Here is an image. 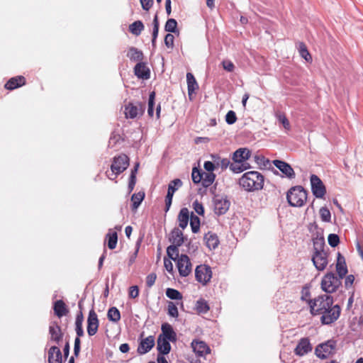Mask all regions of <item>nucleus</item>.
<instances>
[{
  "instance_id": "1",
  "label": "nucleus",
  "mask_w": 363,
  "mask_h": 363,
  "mask_svg": "<svg viewBox=\"0 0 363 363\" xmlns=\"http://www.w3.org/2000/svg\"><path fill=\"white\" fill-rule=\"evenodd\" d=\"M264 176L257 171L245 173L239 179V184L247 191H255L263 189Z\"/></svg>"
},
{
  "instance_id": "2",
  "label": "nucleus",
  "mask_w": 363,
  "mask_h": 363,
  "mask_svg": "<svg viewBox=\"0 0 363 363\" xmlns=\"http://www.w3.org/2000/svg\"><path fill=\"white\" fill-rule=\"evenodd\" d=\"M333 302V296L328 294L318 296L314 299H309L310 312L313 315H319L323 313V311H325L326 308H329Z\"/></svg>"
},
{
  "instance_id": "3",
  "label": "nucleus",
  "mask_w": 363,
  "mask_h": 363,
  "mask_svg": "<svg viewBox=\"0 0 363 363\" xmlns=\"http://www.w3.org/2000/svg\"><path fill=\"white\" fill-rule=\"evenodd\" d=\"M289 204L293 207L303 206L307 200V192L301 186L291 187L286 194Z\"/></svg>"
},
{
  "instance_id": "4",
  "label": "nucleus",
  "mask_w": 363,
  "mask_h": 363,
  "mask_svg": "<svg viewBox=\"0 0 363 363\" xmlns=\"http://www.w3.org/2000/svg\"><path fill=\"white\" fill-rule=\"evenodd\" d=\"M341 279L333 272L326 274L321 280L322 290L328 294L334 293L341 285Z\"/></svg>"
},
{
  "instance_id": "5",
  "label": "nucleus",
  "mask_w": 363,
  "mask_h": 363,
  "mask_svg": "<svg viewBox=\"0 0 363 363\" xmlns=\"http://www.w3.org/2000/svg\"><path fill=\"white\" fill-rule=\"evenodd\" d=\"M341 308L338 305H331L325 311L320 313V322L323 325H330L340 317Z\"/></svg>"
},
{
  "instance_id": "6",
  "label": "nucleus",
  "mask_w": 363,
  "mask_h": 363,
  "mask_svg": "<svg viewBox=\"0 0 363 363\" xmlns=\"http://www.w3.org/2000/svg\"><path fill=\"white\" fill-rule=\"evenodd\" d=\"M195 278L202 285H206L212 278L211 267L206 264L198 265L195 269Z\"/></svg>"
},
{
  "instance_id": "7",
  "label": "nucleus",
  "mask_w": 363,
  "mask_h": 363,
  "mask_svg": "<svg viewBox=\"0 0 363 363\" xmlns=\"http://www.w3.org/2000/svg\"><path fill=\"white\" fill-rule=\"evenodd\" d=\"M128 165L129 158L127 155L123 154L115 157L111 166V172L115 174V178L125 171Z\"/></svg>"
},
{
  "instance_id": "8",
  "label": "nucleus",
  "mask_w": 363,
  "mask_h": 363,
  "mask_svg": "<svg viewBox=\"0 0 363 363\" xmlns=\"http://www.w3.org/2000/svg\"><path fill=\"white\" fill-rule=\"evenodd\" d=\"M335 347V341L330 340L325 342L318 345L315 347V353L317 357L324 359H326L330 354L333 353Z\"/></svg>"
},
{
  "instance_id": "9",
  "label": "nucleus",
  "mask_w": 363,
  "mask_h": 363,
  "mask_svg": "<svg viewBox=\"0 0 363 363\" xmlns=\"http://www.w3.org/2000/svg\"><path fill=\"white\" fill-rule=\"evenodd\" d=\"M179 275L183 277L189 276L192 272V264L186 255H181L177 261Z\"/></svg>"
},
{
  "instance_id": "10",
  "label": "nucleus",
  "mask_w": 363,
  "mask_h": 363,
  "mask_svg": "<svg viewBox=\"0 0 363 363\" xmlns=\"http://www.w3.org/2000/svg\"><path fill=\"white\" fill-rule=\"evenodd\" d=\"M311 185L313 194L318 199L323 198L326 193L325 186L317 175L311 176Z\"/></svg>"
},
{
  "instance_id": "11",
  "label": "nucleus",
  "mask_w": 363,
  "mask_h": 363,
  "mask_svg": "<svg viewBox=\"0 0 363 363\" xmlns=\"http://www.w3.org/2000/svg\"><path fill=\"white\" fill-rule=\"evenodd\" d=\"M230 205V201L225 197L216 196L213 198L214 213L218 216L225 214L228 211Z\"/></svg>"
},
{
  "instance_id": "12",
  "label": "nucleus",
  "mask_w": 363,
  "mask_h": 363,
  "mask_svg": "<svg viewBox=\"0 0 363 363\" xmlns=\"http://www.w3.org/2000/svg\"><path fill=\"white\" fill-rule=\"evenodd\" d=\"M312 261L318 271H323L328 265V253L325 251L313 252Z\"/></svg>"
},
{
  "instance_id": "13",
  "label": "nucleus",
  "mask_w": 363,
  "mask_h": 363,
  "mask_svg": "<svg viewBox=\"0 0 363 363\" xmlns=\"http://www.w3.org/2000/svg\"><path fill=\"white\" fill-rule=\"evenodd\" d=\"M99 325L98 316L96 312L91 309L87 318V333L89 336H93L97 333Z\"/></svg>"
},
{
  "instance_id": "14",
  "label": "nucleus",
  "mask_w": 363,
  "mask_h": 363,
  "mask_svg": "<svg viewBox=\"0 0 363 363\" xmlns=\"http://www.w3.org/2000/svg\"><path fill=\"white\" fill-rule=\"evenodd\" d=\"M143 111L144 106L140 102H138L135 104L129 103L127 106H125V114L127 118H136L138 115L143 114Z\"/></svg>"
},
{
  "instance_id": "15",
  "label": "nucleus",
  "mask_w": 363,
  "mask_h": 363,
  "mask_svg": "<svg viewBox=\"0 0 363 363\" xmlns=\"http://www.w3.org/2000/svg\"><path fill=\"white\" fill-rule=\"evenodd\" d=\"M273 164L286 177L289 179L295 178V172L291 165L287 162L282 160H275L273 161Z\"/></svg>"
},
{
  "instance_id": "16",
  "label": "nucleus",
  "mask_w": 363,
  "mask_h": 363,
  "mask_svg": "<svg viewBox=\"0 0 363 363\" xmlns=\"http://www.w3.org/2000/svg\"><path fill=\"white\" fill-rule=\"evenodd\" d=\"M312 350V346L308 338H301L297 344L294 352L298 356H303Z\"/></svg>"
},
{
  "instance_id": "17",
  "label": "nucleus",
  "mask_w": 363,
  "mask_h": 363,
  "mask_svg": "<svg viewBox=\"0 0 363 363\" xmlns=\"http://www.w3.org/2000/svg\"><path fill=\"white\" fill-rule=\"evenodd\" d=\"M155 345V337L150 335L143 339L138 347V352L140 354H145L148 352Z\"/></svg>"
},
{
  "instance_id": "18",
  "label": "nucleus",
  "mask_w": 363,
  "mask_h": 363,
  "mask_svg": "<svg viewBox=\"0 0 363 363\" xmlns=\"http://www.w3.org/2000/svg\"><path fill=\"white\" fill-rule=\"evenodd\" d=\"M191 347L194 352L199 357H203L210 353V348L203 341L193 340Z\"/></svg>"
},
{
  "instance_id": "19",
  "label": "nucleus",
  "mask_w": 363,
  "mask_h": 363,
  "mask_svg": "<svg viewBox=\"0 0 363 363\" xmlns=\"http://www.w3.org/2000/svg\"><path fill=\"white\" fill-rule=\"evenodd\" d=\"M135 75L139 79H148L150 77V69L143 61L138 62L134 67Z\"/></svg>"
},
{
  "instance_id": "20",
  "label": "nucleus",
  "mask_w": 363,
  "mask_h": 363,
  "mask_svg": "<svg viewBox=\"0 0 363 363\" xmlns=\"http://www.w3.org/2000/svg\"><path fill=\"white\" fill-rule=\"evenodd\" d=\"M49 334L50 335V340L59 344L62 340L63 333L61 330V328L57 325V323H52L49 327Z\"/></svg>"
},
{
  "instance_id": "21",
  "label": "nucleus",
  "mask_w": 363,
  "mask_h": 363,
  "mask_svg": "<svg viewBox=\"0 0 363 363\" xmlns=\"http://www.w3.org/2000/svg\"><path fill=\"white\" fill-rule=\"evenodd\" d=\"M162 332V338H166L170 342H174L177 341V334L174 331L172 325L167 323H163L161 327Z\"/></svg>"
},
{
  "instance_id": "22",
  "label": "nucleus",
  "mask_w": 363,
  "mask_h": 363,
  "mask_svg": "<svg viewBox=\"0 0 363 363\" xmlns=\"http://www.w3.org/2000/svg\"><path fill=\"white\" fill-rule=\"evenodd\" d=\"M336 271L338 277L342 279L347 273V267L345 262V259L340 252L337 253Z\"/></svg>"
},
{
  "instance_id": "23",
  "label": "nucleus",
  "mask_w": 363,
  "mask_h": 363,
  "mask_svg": "<svg viewBox=\"0 0 363 363\" xmlns=\"http://www.w3.org/2000/svg\"><path fill=\"white\" fill-rule=\"evenodd\" d=\"M62 356L60 348L52 346L48 350V363H62Z\"/></svg>"
},
{
  "instance_id": "24",
  "label": "nucleus",
  "mask_w": 363,
  "mask_h": 363,
  "mask_svg": "<svg viewBox=\"0 0 363 363\" xmlns=\"http://www.w3.org/2000/svg\"><path fill=\"white\" fill-rule=\"evenodd\" d=\"M53 310L55 315L58 318L66 315L69 313V310L62 300H57L54 302Z\"/></svg>"
},
{
  "instance_id": "25",
  "label": "nucleus",
  "mask_w": 363,
  "mask_h": 363,
  "mask_svg": "<svg viewBox=\"0 0 363 363\" xmlns=\"http://www.w3.org/2000/svg\"><path fill=\"white\" fill-rule=\"evenodd\" d=\"M169 240L172 245L181 246L184 243L183 233L178 228H174L170 233Z\"/></svg>"
},
{
  "instance_id": "26",
  "label": "nucleus",
  "mask_w": 363,
  "mask_h": 363,
  "mask_svg": "<svg viewBox=\"0 0 363 363\" xmlns=\"http://www.w3.org/2000/svg\"><path fill=\"white\" fill-rule=\"evenodd\" d=\"M251 152L247 148H239L233 153L234 162H244L250 157Z\"/></svg>"
},
{
  "instance_id": "27",
  "label": "nucleus",
  "mask_w": 363,
  "mask_h": 363,
  "mask_svg": "<svg viewBox=\"0 0 363 363\" xmlns=\"http://www.w3.org/2000/svg\"><path fill=\"white\" fill-rule=\"evenodd\" d=\"M26 79L23 76H18L11 78L5 84V88L9 90H13L24 85Z\"/></svg>"
},
{
  "instance_id": "28",
  "label": "nucleus",
  "mask_w": 363,
  "mask_h": 363,
  "mask_svg": "<svg viewBox=\"0 0 363 363\" xmlns=\"http://www.w3.org/2000/svg\"><path fill=\"white\" fill-rule=\"evenodd\" d=\"M169 340L166 338H162V335H160L157 339V348L159 352L162 354H167L171 350V345Z\"/></svg>"
},
{
  "instance_id": "29",
  "label": "nucleus",
  "mask_w": 363,
  "mask_h": 363,
  "mask_svg": "<svg viewBox=\"0 0 363 363\" xmlns=\"http://www.w3.org/2000/svg\"><path fill=\"white\" fill-rule=\"evenodd\" d=\"M127 57L130 61L140 62L144 59L143 52L135 47L128 49Z\"/></svg>"
},
{
  "instance_id": "30",
  "label": "nucleus",
  "mask_w": 363,
  "mask_h": 363,
  "mask_svg": "<svg viewBox=\"0 0 363 363\" xmlns=\"http://www.w3.org/2000/svg\"><path fill=\"white\" fill-rule=\"evenodd\" d=\"M189 220V211L187 208H182L178 215L179 226L184 229L186 228Z\"/></svg>"
},
{
  "instance_id": "31",
  "label": "nucleus",
  "mask_w": 363,
  "mask_h": 363,
  "mask_svg": "<svg viewBox=\"0 0 363 363\" xmlns=\"http://www.w3.org/2000/svg\"><path fill=\"white\" fill-rule=\"evenodd\" d=\"M313 252L325 251V242L322 234L317 233L316 236L313 238Z\"/></svg>"
},
{
  "instance_id": "32",
  "label": "nucleus",
  "mask_w": 363,
  "mask_h": 363,
  "mask_svg": "<svg viewBox=\"0 0 363 363\" xmlns=\"http://www.w3.org/2000/svg\"><path fill=\"white\" fill-rule=\"evenodd\" d=\"M204 240L206 246L211 250L216 248L219 244L218 236L215 233H208L206 234Z\"/></svg>"
},
{
  "instance_id": "33",
  "label": "nucleus",
  "mask_w": 363,
  "mask_h": 363,
  "mask_svg": "<svg viewBox=\"0 0 363 363\" xmlns=\"http://www.w3.org/2000/svg\"><path fill=\"white\" fill-rule=\"evenodd\" d=\"M145 198V193L143 191H139L136 194H133L131 196L132 203V210L135 211L138 209L141 202Z\"/></svg>"
},
{
  "instance_id": "34",
  "label": "nucleus",
  "mask_w": 363,
  "mask_h": 363,
  "mask_svg": "<svg viewBox=\"0 0 363 363\" xmlns=\"http://www.w3.org/2000/svg\"><path fill=\"white\" fill-rule=\"evenodd\" d=\"M186 81L188 86V94L190 96L196 89H198V84L194 75L190 72L186 74Z\"/></svg>"
},
{
  "instance_id": "35",
  "label": "nucleus",
  "mask_w": 363,
  "mask_h": 363,
  "mask_svg": "<svg viewBox=\"0 0 363 363\" xmlns=\"http://www.w3.org/2000/svg\"><path fill=\"white\" fill-rule=\"evenodd\" d=\"M144 30V25L141 21H136L129 26L130 32L138 36L141 32Z\"/></svg>"
},
{
  "instance_id": "36",
  "label": "nucleus",
  "mask_w": 363,
  "mask_h": 363,
  "mask_svg": "<svg viewBox=\"0 0 363 363\" xmlns=\"http://www.w3.org/2000/svg\"><path fill=\"white\" fill-rule=\"evenodd\" d=\"M108 238V247L111 250L116 248L118 242V235L116 231L109 230L108 233L106 235Z\"/></svg>"
},
{
  "instance_id": "37",
  "label": "nucleus",
  "mask_w": 363,
  "mask_h": 363,
  "mask_svg": "<svg viewBox=\"0 0 363 363\" xmlns=\"http://www.w3.org/2000/svg\"><path fill=\"white\" fill-rule=\"evenodd\" d=\"M107 317L110 321L117 323L121 319V313L116 307H111L108 311Z\"/></svg>"
},
{
  "instance_id": "38",
  "label": "nucleus",
  "mask_w": 363,
  "mask_h": 363,
  "mask_svg": "<svg viewBox=\"0 0 363 363\" xmlns=\"http://www.w3.org/2000/svg\"><path fill=\"white\" fill-rule=\"evenodd\" d=\"M202 177L201 184L204 187L210 186L213 183L216 178V175L213 172H203Z\"/></svg>"
},
{
  "instance_id": "39",
  "label": "nucleus",
  "mask_w": 363,
  "mask_h": 363,
  "mask_svg": "<svg viewBox=\"0 0 363 363\" xmlns=\"http://www.w3.org/2000/svg\"><path fill=\"white\" fill-rule=\"evenodd\" d=\"M179 247V246L171 245L167 248V254L168 257L174 261H177L180 257L178 249Z\"/></svg>"
},
{
  "instance_id": "40",
  "label": "nucleus",
  "mask_w": 363,
  "mask_h": 363,
  "mask_svg": "<svg viewBox=\"0 0 363 363\" xmlns=\"http://www.w3.org/2000/svg\"><path fill=\"white\" fill-rule=\"evenodd\" d=\"M246 164L240 162H234L230 164V169L234 173H240L247 169Z\"/></svg>"
},
{
  "instance_id": "41",
  "label": "nucleus",
  "mask_w": 363,
  "mask_h": 363,
  "mask_svg": "<svg viewBox=\"0 0 363 363\" xmlns=\"http://www.w3.org/2000/svg\"><path fill=\"white\" fill-rule=\"evenodd\" d=\"M190 225L194 233H196L200 229V219L192 212L190 218Z\"/></svg>"
},
{
  "instance_id": "42",
  "label": "nucleus",
  "mask_w": 363,
  "mask_h": 363,
  "mask_svg": "<svg viewBox=\"0 0 363 363\" xmlns=\"http://www.w3.org/2000/svg\"><path fill=\"white\" fill-rule=\"evenodd\" d=\"M164 30L172 33L178 32L177 21L174 18H169L165 23Z\"/></svg>"
},
{
  "instance_id": "43",
  "label": "nucleus",
  "mask_w": 363,
  "mask_h": 363,
  "mask_svg": "<svg viewBox=\"0 0 363 363\" xmlns=\"http://www.w3.org/2000/svg\"><path fill=\"white\" fill-rule=\"evenodd\" d=\"M298 51L300 55L304 58L307 62L311 61L312 58L307 50L306 45L303 43H299L298 44Z\"/></svg>"
},
{
  "instance_id": "44",
  "label": "nucleus",
  "mask_w": 363,
  "mask_h": 363,
  "mask_svg": "<svg viewBox=\"0 0 363 363\" xmlns=\"http://www.w3.org/2000/svg\"><path fill=\"white\" fill-rule=\"evenodd\" d=\"M138 164H136V166L135 167L134 169L132 170L131 172V174L130 175V178H129V182H128V191L129 193H130L134 187H135V183H136V176H135V174L138 171Z\"/></svg>"
},
{
  "instance_id": "45",
  "label": "nucleus",
  "mask_w": 363,
  "mask_h": 363,
  "mask_svg": "<svg viewBox=\"0 0 363 363\" xmlns=\"http://www.w3.org/2000/svg\"><path fill=\"white\" fill-rule=\"evenodd\" d=\"M166 296L172 300H181L182 298V296L179 291L171 288L167 289Z\"/></svg>"
},
{
  "instance_id": "46",
  "label": "nucleus",
  "mask_w": 363,
  "mask_h": 363,
  "mask_svg": "<svg viewBox=\"0 0 363 363\" xmlns=\"http://www.w3.org/2000/svg\"><path fill=\"white\" fill-rule=\"evenodd\" d=\"M203 172H201L197 167H194L191 173L192 181L195 184L201 182L203 179Z\"/></svg>"
},
{
  "instance_id": "47",
  "label": "nucleus",
  "mask_w": 363,
  "mask_h": 363,
  "mask_svg": "<svg viewBox=\"0 0 363 363\" xmlns=\"http://www.w3.org/2000/svg\"><path fill=\"white\" fill-rule=\"evenodd\" d=\"M155 98V93L152 91L150 94L148 99L147 113L150 117H152L154 115Z\"/></svg>"
},
{
  "instance_id": "48",
  "label": "nucleus",
  "mask_w": 363,
  "mask_h": 363,
  "mask_svg": "<svg viewBox=\"0 0 363 363\" xmlns=\"http://www.w3.org/2000/svg\"><path fill=\"white\" fill-rule=\"evenodd\" d=\"M276 117L278 121L281 123L286 130H289L291 128L290 123L285 114L282 113H277Z\"/></svg>"
},
{
  "instance_id": "49",
  "label": "nucleus",
  "mask_w": 363,
  "mask_h": 363,
  "mask_svg": "<svg viewBox=\"0 0 363 363\" xmlns=\"http://www.w3.org/2000/svg\"><path fill=\"white\" fill-rule=\"evenodd\" d=\"M320 216L321 220L324 222L329 223L331 220V213L327 207H322L320 209Z\"/></svg>"
},
{
  "instance_id": "50",
  "label": "nucleus",
  "mask_w": 363,
  "mask_h": 363,
  "mask_svg": "<svg viewBox=\"0 0 363 363\" xmlns=\"http://www.w3.org/2000/svg\"><path fill=\"white\" fill-rule=\"evenodd\" d=\"M168 315L173 318H177L179 315V312L177 307L173 302H169L167 306Z\"/></svg>"
},
{
  "instance_id": "51",
  "label": "nucleus",
  "mask_w": 363,
  "mask_h": 363,
  "mask_svg": "<svg viewBox=\"0 0 363 363\" xmlns=\"http://www.w3.org/2000/svg\"><path fill=\"white\" fill-rule=\"evenodd\" d=\"M182 186V182L179 179H175L170 182L168 185V189L174 193Z\"/></svg>"
},
{
  "instance_id": "52",
  "label": "nucleus",
  "mask_w": 363,
  "mask_h": 363,
  "mask_svg": "<svg viewBox=\"0 0 363 363\" xmlns=\"http://www.w3.org/2000/svg\"><path fill=\"white\" fill-rule=\"evenodd\" d=\"M196 309L198 312L205 313L209 310V306L203 300H199L196 303Z\"/></svg>"
},
{
  "instance_id": "53",
  "label": "nucleus",
  "mask_w": 363,
  "mask_h": 363,
  "mask_svg": "<svg viewBox=\"0 0 363 363\" xmlns=\"http://www.w3.org/2000/svg\"><path fill=\"white\" fill-rule=\"evenodd\" d=\"M328 241L331 247H335L339 244L340 238L337 234L331 233L328 235Z\"/></svg>"
},
{
  "instance_id": "54",
  "label": "nucleus",
  "mask_w": 363,
  "mask_h": 363,
  "mask_svg": "<svg viewBox=\"0 0 363 363\" xmlns=\"http://www.w3.org/2000/svg\"><path fill=\"white\" fill-rule=\"evenodd\" d=\"M237 121V116L233 111H229L225 115V121L229 125L234 124Z\"/></svg>"
},
{
  "instance_id": "55",
  "label": "nucleus",
  "mask_w": 363,
  "mask_h": 363,
  "mask_svg": "<svg viewBox=\"0 0 363 363\" xmlns=\"http://www.w3.org/2000/svg\"><path fill=\"white\" fill-rule=\"evenodd\" d=\"M221 64L223 68L227 72H232L235 69V65L230 60H224Z\"/></svg>"
},
{
  "instance_id": "56",
  "label": "nucleus",
  "mask_w": 363,
  "mask_h": 363,
  "mask_svg": "<svg viewBox=\"0 0 363 363\" xmlns=\"http://www.w3.org/2000/svg\"><path fill=\"white\" fill-rule=\"evenodd\" d=\"M174 37L171 33H167L164 38V44L168 48H173Z\"/></svg>"
},
{
  "instance_id": "57",
  "label": "nucleus",
  "mask_w": 363,
  "mask_h": 363,
  "mask_svg": "<svg viewBox=\"0 0 363 363\" xmlns=\"http://www.w3.org/2000/svg\"><path fill=\"white\" fill-rule=\"evenodd\" d=\"M193 208L194 211L199 214V215H203L204 213V208L201 203L199 202L197 200L194 201L193 202Z\"/></svg>"
},
{
  "instance_id": "58",
  "label": "nucleus",
  "mask_w": 363,
  "mask_h": 363,
  "mask_svg": "<svg viewBox=\"0 0 363 363\" xmlns=\"http://www.w3.org/2000/svg\"><path fill=\"white\" fill-rule=\"evenodd\" d=\"M311 296L310 289L308 286H303L301 290V300L306 301L308 303L309 297Z\"/></svg>"
},
{
  "instance_id": "59",
  "label": "nucleus",
  "mask_w": 363,
  "mask_h": 363,
  "mask_svg": "<svg viewBox=\"0 0 363 363\" xmlns=\"http://www.w3.org/2000/svg\"><path fill=\"white\" fill-rule=\"evenodd\" d=\"M157 276L155 273H151L148 274L146 277V285L148 288L152 287L155 282Z\"/></svg>"
},
{
  "instance_id": "60",
  "label": "nucleus",
  "mask_w": 363,
  "mask_h": 363,
  "mask_svg": "<svg viewBox=\"0 0 363 363\" xmlns=\"http://www.w3.org/2000/svg\"><path fill=\"white\" fill-rule=\"evenodd\" d=\"M139 295V289L138 286H130L129 289V296L132 298H135Z\"/></svg>"
},
{
  "instance_id": "61",
  "label": "nucleus",
  "mask_w": 363,
  "mask_h": 363,
  "mask_svg": "<svg viewBox=\"0 0 363 363\" xmlns=\"http://www.w3.org/2000/svg\"><path fill=\"white\" fill-rule=\"evenodd\" d=\"M140 1L145 11H149L153 4V0H140Z\"/></svg>"
},
{
  "instance_id": "62",
  "label": "nucleus",
  "mask_w": 363,
  "mask_h": 363,
  "mask_svg": "<svg viewBox=\"0 0 363 363\" xmlns=\"http://www.w3.org/2000/svg\"><path fill=\"white\" fill-rule=\"evenodd\" d=\"M82 323H83V315H82V313L80 311L79 313L77 314V318H76L75 328L83 327Z\"/></svg>"
},
{
  "instance_id": "63",
  "label": "nucleus",
  "mask_w": 363,
  "mask_h": 363,
  "mask_svg": "<svg viewBox=\"0 0 363 363\" xmlns=\"http://www.w3.org/2000/svg\"><path fill=\"white\" fill-rule=\"evenodd\" d=\"M354 281V277L352 274H350L346 277L345 280V286L346 288H348L352 285Z\"/></svg>"
},
{
  "instance_id": "64",
  "label": "nucleus",
  "mask_w": 363,
  "mask_h": 363,
  "mask_svg": "<svg viewBox=\"0 0 363 363\" xmlns=\"http://www.w3.org/2000/svg\"><path fill=\"white\" fill-rule=\"evenodd\" d=\"M203 167H204V169L208 172H212L214 170V169H215L214 164L212 162H211V161L205 162L204 164H203Z\"/></svg>"
}]
</instances>
